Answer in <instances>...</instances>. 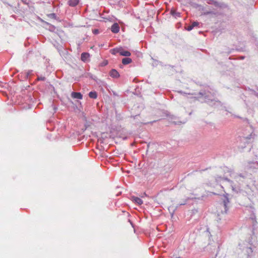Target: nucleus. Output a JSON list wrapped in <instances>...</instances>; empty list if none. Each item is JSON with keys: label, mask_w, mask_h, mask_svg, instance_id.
<instances>
[{"label": "nucleus", "mask_w": 258, "mask_h": 258, "mask_svg": "<svg viewBox=\"0 0 258 258\" xmlns=\"http://www.w3.org/2000/svg\"><path fill=\"white\" fill-rule=\"evenodd\" d=\"M109 75L110 77L114 78H118L119 77L118 72L115 69H112L109 72Z\"/></svg>", "instance_id": "1"}, {"label": "nucleus", "mask_w": 258, "mask_h": 258, "mask_svg": "<svg viewBox=\"0 0 258 258\" xmlns=\"http://www.w3.org/2000/svg\"><path fill=\"white\" fill-rule=\"evenodd\" d=\"M89 96L91 98L96 99L97 97V94L95 91H91L89 93Z\"/></svg>", "instance_id": "11"}, {"label": "nucleus", "mask_w": 258, "mask_h": 258, "mask_svg": "<svg viewBox=\"0 0 258 258\" xmlns=\"http://www.w3.org/2000/svg\"><path fill=\"white\" fill-rule=\"evenodd\" d=\"M72 97L74 98L81 99H82L83 96L79 92H73L72 94Z\"/></svg>", "instance_id": "6"}, {"label": "nucleus", "mask_w": 258, "mask_h": 258, "mask_svg": "<svg viewBox=\"0 0 258 258\" xmlns=\"http://www.w3.org/2000/svg\"><path fill=\"white\" fill-rule=\"evenodd\" d=\"M79 0H69V4L70 6L75 7L79 3Z\"/></svg>", "instance_id": "9"}, {"label": "nucleus", "mask_w": 258, "mask_h": 258, "mask_svg": "<svg viewBox=\"0 0 258 258\" xmlns=\"http://www.w3.org/2000/svg\"><path fill=\"white\" fill-rule=\"evenodd\" d=\"M132 61V60L131 58L125 57L122 59V63L124 65H126V64H130V63H131Z\"/></svg>", "instance_id": "7"}, {"label": "nucleus", "mask_w": 258, "mask_h": 258, "mask_svg": "<svg viewBox=\"0 0 258 258\" xmlns=\"http://www.w3.org/2000/svg\"><path fill=\"white\" fill-rule=\"evenodd\" d=\"M45 80V78L44 77H38L37 78V81H44Z\"/></svg>", "instance_id": "14"}, {"label": "nucleus", "mask_w": 258, "mask_h": 258, "mask_svg": "<svg viewBox=\"0 0 258 258\" xmlns=\"http://www.w3.org/2000/svg\"><path fill=\"white\" fill-rule=\"evenodd\" d=\"M199 25V23L198 22H194L191 25L188 26L186 28V29L189 31L191 30L195 27L198 26Z\"/></svg>", "instance_id": "5"}, {"label": "nucleus", "mask_w": 258, "mask_h": 258, "mask_svg": "<svg viewBox=\"0 0 258 258\" xmlns=\"http://www.w3.org/2000/svg\"><path fill=\"white\" fill-rule=\"evenodd\" d=\"M120 52V48H114L111 50H110V52L112 54H116V53H119Z\"/></svg>", "instance_id": "12"}, {"label": "nucleus", "mask_w": 258, "mask_h": 258, "mask_svg": "<svg viewBox=\"0 0 258 258\" xmlns=\"http://www.w3.org/2000/svg\"><path fill=\"white\" fill-rule=\"evenodd\" d=\"M133 200L134 202H135L136 203L138 204V205H142L143 204V201L139 198L138 197H133Z\"/></svg>", "instance_id": "8"}, {"label": "nucleus", "mask_w": 258, "mask_h": 258, "mask_svg": "<svg viewBox=\"0 0 258 258\" xmlns=\"http://www.w3.org/2000/svg\"><path fill=\"white\" fill-rule=\"evenodd\" d=\"M111 31L114 33H117L119 31V27L117 23L113 24L111 28Z\"/></svg>", "instance_id": "2"}, {"label": "nucleus", "mask_w": 258, "mask_h": 258, "mask_svg": "<svg viewBox=\"0 0 258 258\" xmlns=\"http://www.w3.org/2000/svg\"><path fill=\"white\" fill-rule=\"evenodd\" d=\"M103 147V146H96V149H99V150H101L102 148Z\"/></svg>", "instance_id": "15"}, {"label": "nucleus", "mask_w": 258, "mask_h": 258, "mask_svg": "<svg viewBox=\"0 0 258 258\" xmlns=\"http://www.w3.org/2000/svg\"><path fill=\"white\" fill-rule=\"evenodd\" d=\"M98 30H94V33H98Z\"/></svg>", "instance_id": "16"}, {"label": "nucleus", "mask_w": 258, "mask_h": 258, "mask_svg": "<svg viewBox=\"0 0 258 258\" xmlns=\"http://www.w3.org/2000/svg\"><path fill=\"white\" fill-rule=\"evenodd\" d=\"M107 63H108L107 61H106L105 62H104V64L106 65L107 64Z\"/></svg>", "instance_id": "17"}, {"label": "nucleus", "mask_w": 258, "mask_h": 258, "mask_svg": "<svg viewBox=\"0 0 258 258\" xmlns=\"http://www.w3.org/2000/svg\"><path fill=\"white\" fill-rule=\"evenodd\" d=\"M90 57V54L88 52H83L81 54V59L84 61H87Z\"/></svg>", "instance_id": "3"}, {"label": "nucleus", "mask_w": 258, "mask_h": 258, "mask_svg": "<svg viewBox=\"0 0 258 258\" xmlns=\"http://www.w3.org/2000/svg\"><path fill=\"white\" fill-rule=\"evenodd\" d=\"M119 54L122 56L127 57L130 56L131 55V53L130 51L127 50H124L122 48H120Z\"/></svg>", "instance_id": "4"}, {"label": "nucleus", "mask_w": 258, "mask_h": 258, "mask_svg": "<svg viewBox=\"0 0 258 258\" xmlns=\"http://www.w3.org/2000/svg\"><path fill=\"white\" fill-rule=\"evenodd\" d=\"M223 205L225 207V208L226 209L227 208V204L229 203V200L227 197H225L224 199L223 200Z\"/></svg>", "instance_id": "13"}, {"label": "nucleus", "mask_w": 258, "mask_h": 258, "mask_svg": "<svg viewBox=\"0 0 258 258\" xmlns=\"http://www.w3.org/2000/svg\"><path fill=\"white\" fill-rule=\"evenodd\" d=\"M170 14L173 16H175V17H179L180 16V13H178V12H177L174 9H172L170 11Z\"/></svg>", "instance_id": "10"}]
</instances>
